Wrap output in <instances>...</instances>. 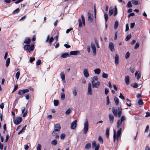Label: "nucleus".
I'll return each instance as SVG.
<instances>
[{
	"label": "nucleus",
	"mask_w": 150,
	"mask_h": 150,
	"mask_svg": "<svg viewBox=\"0 0 150 150\" xmlns=\"http://www.w3.org/2000/svg\"><path fill=\"white\" fill-rule=\"evenodd\" d=\"M97 76H95L92 78V85L93 88H98L100 85V82L98 81Z\"/></svg>",
	"instance_id": "f257e3e1"
},
{
	"label": "nucleus",
	"mask_w": 150,
	"mask_h": 150,
	"mask_svg": "<svg viewBox=\"0 0 150 150\" xmlns=\"http://www.w3.org/2000/svg\"><path fill=\"white\" fill-rule=\"evenodd\" d=\"M34 45L33 44H32L31 46L29 45H26L24 46V49L28 50L29 52L31 51H32L34 50Z\"/></svg>",
	"instance_id": "f03ea898"
},
{
	"label": "nucleus",
	"mask_w": 150,
	"mask_h": 150,
	"mask_svg": "<svg viewBox=\"0 0 150 150\" xmlns=\"http://www.w3.org/2000/svg\"><path fill=\"white\" fill-rule=\"evenodd\" d=\"M88 121L86 120L84 123L83 133L84 134H86L88 132Z\"/></svg>",
	"instance_id": "7ed1b4c3"
},
{
	"label": "nucleus",
	"mask_w": 150,
	"mask_h": 150,
	"mask_svg": "<svg viewBox=\"0 0 150 150\" xmlns=\"http://www.w3.org/2000/svg\"><path fill=\"white\" fill-rule=\"evenodd\" d=\"M29 90L28 89L21 90L18 91V94L21 96V97H22L23 96V95L25 93L29 92Z\"/></svg>",
	"instance_id": "20e7f679"
},
{
	"label": "nucleus",
	"mask_w": 150,
	"mask_h": 150,
	"mask_svg": "<svg viewBox=\"0 0 150 150\" xmlns=\"http://www.w3.org/2000/svg\"><path fill=\"white\" fill-rule=\"evenodd\" d=\"M91 46L92 50L93 53L94 55L96 54V49L95 44L93 42L91 43Z\"/></svg>",
	"instance_id": "39448f33"
},
{
	"label": "nucleus",
	"mask_w": 150,
	"mask_h": 150,
	"mask_svg": "<svg viewBox=\"0 0 150 150\" xmlns=\"http://www.w3.org/2000/svg\"><path fill=\"white\" fill-rule=\"evenodd\" d=\"M87 94L88 95H92L91 87V83H88V85Z\"/></svg>",
	"instance_id": "423d86ee"
},
{
	"label": "nucleus",
	"mask_w": 150,
	"mask_h": 150,
	"mask_svg": "<svg viewBox=\"0 0 150 150\" xmlns=\"http://www.w3.org/2000/svg\"><path fill=\"white\" fill-rule=\"evenodd\" d=\"M22 121V118L21 117L17 118L16 120L14 121V123L16 125L20 124Z\"/></svg>",
	"instance_id": "0eeeda50"
},
{
	"label": "nucleus",
	"mask_w": 150,
	"mask_h": 150,
	"mask_svg": "<svg viewBox=\"0 0 150 150\" xmlns=\"http://www.w3.org/2000/svg\"><path fill=\"white\" fill-rule=\"evenodd\" d=\"M114 44L112 42H110L109 45V48L112 52H113L115 51L114 49Z\"/></svg>",
	"instance_id": "6e6552de"
},
{
	"label": "nucleus",
	"mask_w": 150,
	"mask_h": 150,
	"mask_svg": "<svg viewBox=\"0 0 150 150\" xmlns=\"http://www.w3.org/2000/svg\"><path fill=\"white\" fill-rule=\"evenodd\" d=\"M77 120H75L72 122L71 125V128L72 129H74L76 127Z\"/></svg>",
	"instance_id": "1a4fd4ad"
},
{
	"label": "nucleus",
	"mask_w": 150,
	"mask_h": 150,
	"mask_svg": "<svg viewBox=\"0 0 150 150\" xmlns=\"http://www.w3.org/2000/svg\"><path fill=\"white\" fill-rule=\"evenodd\" d=\"M88 21L91 23L93 21V16L89 12L88 13Z\"/></svg>",
	"instance_id": "9d476101"
},
{
	"label": "nucleus",
	"mask_w": 150,
	"mask_h": 150,
	"mask_svg": "<svg viewBox=\"0 0 150 150\" xmlns=\"http://www.w3.org/2000/svg\"><path fill=\"white\" fill-rule=\"evenodd\" d=\"M109 122L110 124L113 123L114 121V116L113 115L110 114L109 115Z\"/></svg>",
	"instance_id": "9b49d317"
},
{
	"label": "nucleus",
	"mask_w": 150,
	"mask_h": 150,
	"mask_svg": "<svg viewBox=\"0 0 150 150\" xmlns=\"http://www.w3.org/2000/svg\"><path fill=\"white\" fill-rule=\"evenodd\" d=\"M61 129V127L60 125L59 124H54V129H56V130H58L59 132V131Z\"/></svg>",
	"instance_id": "f8f14e48"
},
{
	"label": "nucleus",
	"mask_w": 150,
	"mask_h": 150,
	"mask_svg": "<svg viewBox=\"0 0 150 150\" xmlns=\"http://www.w3.org/2000/svg\"><path fill=\"white\" fill-rule=\"evenodd\" d=\"M79 50L72 51L70 52L69 54L73 55H77L79 54Z\"/></svg>",
	"instance_id": "ddd939ff"
},
{
	"label": "nucleus",
	"mask_w": 150,
	"mask_h": 150,
	"mask_svg": "<svg viewBox=\"0 0 150 150\" xmlns=\"http://www.w3.org/2000/svg\"><path fill=\"white\" fill-rule=\"evenodd\" d=\"M70 57L69 54L68 53H65L62 54L60 57L62 58H66L67 57Z\"/></svg>",
	"instance_id": "4468645a"
},
{
	"label": "nucleus",
	"mask_w": 150,
	"mask_h": 150,
	"mask_svg": "<svg viewBox=\"0 0 150 150\" xmlns=\"http://www.w3.org/2000/svg\"><path fill=\"white\" fill-rule=\"evenodd\" d=\"M83 73L84 76L86 77L87 78L89 76V74L88 71L87 69H84L83 70Z\"/></svg>",
	"instance_id": "2eb2a0df"
},
{
	"label": "nucleus",
	"mask_w": 150,
	"mask_h": 150,
	"mask_svg": "<svg viewBox=\"0 0 150 150\" xmlns=\"http://www.w3.org/2000/svg\"><path fill=\"white\" fill-rule=\"evenodd\" d=\"M125 81L127 85H128L129 83V76H127L125 77Z\"/></svg>",
	"instance_id": "dca6fc26"
},
{
	"label": "nucleus",
	"mask_w": 150,
	"mask_h": 150,
	"mask_svg": "<svg viewBox=\"0 0 150 150\" xmlns=\"http://www.w3.org/2000/svg\"><path fill=\"white\" fill-rule=\"evenodd\" d=\"M122 109L120 108H117V115L119 117H120L121 114Z\"/></svg>",
	"instance_id": "f3484780"
},
{
	"label": "nucleus",
	"mask_w": 150,
	"mask_h": 150,
	"mask_svg": "<svg viewBox=\"0 0 150 150\" xmlns=\"http://www.w3.org/2000/svg\"><path fill=\"white\" fill-rule=\"evenodd\" d=\"M119 137H117L116 136V131L115 130H114V134H113V139H114V142H115L116 139L117 140V141Z\"/></svg>",
	"instance_id": "a211bd4d"
},
{
	"label": "nucleus",
	"mask_w": 150,
	"mask_h": 150,
	"mask_svg": "<svg viewBox=\"0 0 150 150\" xmlns=\"http://www.w3.org/2000/svg\"><path fill=\"white\" fill-rule=\"evenodd\" d=\"M112 110L113 113L115 117H117V110L116 109H115L114 108H112Z\"/></svg>",
	"instance_id": "6ab92c4d"
},
{
	"label": "nucleus",
	"mask_w": 150,
	"mask_h": 150,
	"mask_svg": "<svg viewBox=\"0 0 150 150\" xmlns=\"http://www.w3.org/2000/svg\"><path fill=\"white\" fill-rule=\"evenodd\" d=\"M59 132L58 130H56V129H54L53 132L52 133V135L53 136H55L57 134L59 133Z\"/></svg>",
	"instance_id": "aec40b11"
},
{
	"label": "nucleus",
	"mask_w": 150,
	"mask_h": 150,
	"mask_svg": "<svg viewBox=\"0 0 150 150\" xmlns=\"http://www.w3.org/2000/svg\"><path fill=\"white\" fill-rule=\"evenodd\" d=\"M115 64L116 65H117L119 63V56L117 54H116L115 55Z\"/></svg>",
	"instance_id": "412c9836"
},
{
	"label": "nucleus",
	"mask_w": 150,
	"mask_h": 150,
	"mask_svg": "<svg viewBox=\"0 0 150 150\" xmlns=\"http://www.w3.org/2000/svg\"><path fill=\"white\" fill-rule=\"evenodd\" d=\"M24 43L27 44H29L30 42V39L29 38H25L24 42Z\"/></svg>",
	"instance_id": "4be33fe9"
},
{
	"label": "nucleus",
	"mask_w": 150,
	"mask_h": 150,
	"mask_svg": "<svg viewBox=\"0 0 150 150\" xmlns=\"http://www.w3.org/2000/svg\"><path fill=\"white\" fill-rule=\"evenodd\" d=\"M77 90L76 87H74L72 91V93L73 95L76 96L77 95Z\"/></svg>",
	"instance_id": "5701e85b"
},
{
	"label": "nucleus",
	"mask_w": 150,
	"mask_h": 150,
	"mask_svg": "<svg viewBox=\"0 0 150 150\" xmlns=\"http://www.w3.org/2000/svg\"><path fill=\"white\" fill-rule=\"evenodd\" d=\"M94 71L95 74H98L100 72V70L99 68L96 69H94Z\"/></svg>",
	"instance_id": "b1692460"
},
{
	"label": "nucleus",
	"mask_w": 150,
	"mask_h": 150,
	"mask_svg": "<svg viewBox=\"0 0 150 150\" xmlns=\"http://www.w3.org/2000/svg\"><path fill=\"white\" fill-rule=\"evenodd\" d=\"M119 24V21L116 20L115 21L114 26V28L115 29H116L117 28Z\"/></svg>",
	"instance_id": "393cba45"
},
{
	"label": "nucleus",
	"mask_w": 150,
	"mask_h": 150,
	"mask_svg": "<svg viewBox=\"0 0 150 150\" xmlns=\"http://www.w3.org/2000/svg\"><path fill=\"white\" fill-rule=\"evenodd\" d=\"M122 123H121V122H120V121L119 120H118L117 121V127L118 128V129H120V126H121L122 125Z\"/></svg>",
	"instance_id": "a878e982"
},
{
	"label": "nucleus",
	"mask_w": 150,
	"mask_h": 150,
	"mask_svg": "<svg viewBox=\"0 0 150 150\" xmlns=\"http://www.w3.org/2000/svg\"><path fill=\"white\" fill-rule=\"evenodd\" d=\"M51 143L52 145L55 146L57 144V141L55 139H54L51 142Z\"/></svg>",
	"instance_id": "bb28decb"
},
{
	"label": "nucleus",
	"mask_w": 150,
	"mask_h": 150,
	"mask_svg": "<svg viewBox=\"0 0 150 150\" xmlns=\"http://www.w3.org/2000/svg\"><path fill=\"white\" fill-rule=\"evenodd\" d=\"M60 77L62 80L63 81H65V75L63 73L61 72L60 73Z\"/></svg>",
	"instance_id": "cd10ccee"
},
{
	"label": "nucleus",
	"mask_w": 150,
	"mask_h": 150,
	"mask_svg": "<svg viewBox=\"0 0 150 150\" xmlns=\"http://www.w3.org/2000/svg\"><path fill=\"white\" fill-rule=\"evenodd\" d=\"M10 63V59L9 58H8L6 61V66L7 67L9 65V64Z\"/></svg>",
	"instance_id": "c85d7f7f"
},
{
	"label": "nucleus",
	"mask_w": 150,
	"mask_h": 150,
	"mask_svg": "<svg viewBox=\"0 0 150 150\" xmlns=\"http://www.w3.org/2000/svg\"><path fill=\"white\" fill-rule=\"evenodd\" d=\"M91 147V144L90 143H88L86 144L85 146V148L86 149H89Z\"/></svg>",
	"instance_id": "c756f323"
},
{
	"label": "nucleus",
	"mask_w": 150,
	"mask_h": 150,
	"mask_svg": "<svg viewBox=\"0 0 150 150\" xmlns=\"http://www.w3.org/2000/svg\"><path fill=\"white\" fill-rule=\"evenodd\" d=\"M114 101L116 105H118L119 104V100L117 97H115L114 99Z\"/></svg>",
	"instance_id": "7c9ffc66"
},
{
	"label": "nucleus",
	"mask_w": 150,
	"mask_h": 150,
	"mask_svg": "<svg viewBox=\"0 0 150 150\" xmlns=\"http://www.w3.org/2000/svg\"><path fill=\"white\" fill-rule=\"evenodd\" d=\"M131 86L134 88H137L138 87V85L137 83H132Z\"/></svg>",
	"instance_id": "2f4dec72"
},
{
	"label": "nucleus",
	"mask_w": 150,
	"mask_h": 150,
	"mask_svg": "<svg viewBox=\"0 0 150 150\" xmlns=\"http://www.w3.org/2000/svg\"><path fill=\"white\" fill-rule=\"evenodd\" d=\"M109 129L108 128H107L106 130V135L107 138L109 137Z\"/></svg>",
	"instance_id": "473e14b6"
},
{
	"label": "nucleus",
	"mask_w": 150,
	"mask_h": 150,
	"mask_svg": "<svg viewBox=\"0 0 150 150\" xmlns=\"http://www.w3.org/2000/svg\"><path fill=\"white\" fill-rule=\"evenodd\" d=\"M54 105L55 106H57L59 104V101L57 100H54Z\"/></svg>",
	"instance_id": "72a5a7b5"
},
{
	"label": "nucleus",
	"mask_w": 150,
	"mask_h": 150,
	"mask_svg": "<svg viewBox=\"0 0 150 150\" xmlns=\"http://www.w3.org/2000/svg\"><path fill=\"white\" fill-rule=\"evenodd\" d=\"M65 95L64 93H62L61 94V98L62 100H64L65 99Z\"/></svg>",
	"instance_id": "f704fd0d"
},
{
	"label": "nucleus",
	"mask_w": 150,
	"mask_h": 150,
	"mask_svg": "<svg viewBox=\"0 0 150 150\" xmlns=\"http://www.w3.org/2000/svg\"><path fill=\"white\" fill-rule=\"evenodd\" d=\"M111 8H110L109 10V15L110 16L112 15L113 11V9Z\"/></svg>",
	"instance_id": "c9c22d12"
},
{
	"label": "nucleus",
	"mask_w": 150,
	"mask_h": 150,
	"mask_svg": "<svg viewBox=\"0 0 150 150\" xmlns=\"http://www.w3.org/2000/svg\"><path fill=\"white\" fill-rule=\"evenodd\" d=\"M127 6L128 8H131L132 7V5L130 1H128L127 5Z\"/></svg>",
	"instance_id": "e433bc0d"
},
{
	"label": "nucleus",
	"mask_w": 150,
	"mask_h": 150,
	"mask_svg": "<svg viewBox=\"0 0 150 150\" xmlns=\"http://www.w3.org/2000/svg\"><path fill=\"white\" fill-rule=\"evenodd\" d=\"M139 42H137L135 45V46L134 47V49H137L139 47Z\"/></svg>",
	"instance_id": "4c0bfd02"
},
{
	"label": "nucleus",
	"mask_w": 150,
	"mask_h": 150,
	"mask_svg": "<svg viewBox=\"0 0 150 150\" xmlns=\"http://www.w3.org/2000/svg\"><path fill=\"white\" fill-rule=\"evenodd\" d=\"M126 120V118L125 116H122L121 117L120 122L122 123V122Z\"/></svg>",
	"instance_id": "58836bf2"
},
{
	"label": "nucleus",
	"mask_w": 150,
	"mask_h": 150,
	"mask_svg": "<svg viewBox=\"0 0 150 150\" xmlns=\"http://www.w3.org/2000/svg\"><path fill=\"white\" fill-rule=\"evenodd\" d=\"M71 110L69 108L65 112V113L66 115H68L71 113Z\"/></svg>",
	"instance_id": "ea45409f"
},
{
	"label": "nucleus",
	"mask_w": 150,
	"mask_h": 150,
	"mask_svg": "<svg viewBox=\"0 0 150 150\" xmlns=\"http://www.w3.org/2000/svg\"><path fill=\"white\" fill-rule=\"evenodd\" d=\"M20 11V9L19 8H17L16 9L14 10L13 12V13L14 14H15L16 13H18Z\"/></svg>",
	"instance_id": "a19ab883"
},
{
	"label": "nucleus",
	"mask_w": 150,
	"mask_h": 150,
	"mask_svg": "<svg viewBox=\"0 0 150 150\" xmlns=\"http://www.w3.org/2000/svg\"><path fill=\"white\" fill-rule=\"evenodd\" d=\"M138 103L139 105H143V103L142 100V99H140L138 101Z\"/></svg>",
	"instance_id": "79ce46f5"
},
{
	"label": "nucleus",
	"mask_w": 150,
	"mask_h": 150,
	"mask_svg": "<svg viewBox=\"0 0 150 150\" xmlns=\"http://www.w3.org/2000/svg\"><path fill=\"white\" fill-rule=\"evenodd\" d=\"M102 76L103 78L107 79L108 78V75L107 74L103 73L102 74Z\"/></svg>",
	"instance_id": "37998d69"
},
{
	"label": "nucleus",
	"mask_w": 150,
	"mask_h": 150,
	"mask_svg": "<svg viewBox=\"0 0 150 150\" xmlns=\"http://www.w3.org/2000/svg\"><path fill=\"white\" fill-rule=\"evenodd\" d=\"M20 75V72L19 71L17 72L16 74V79H17V80H18L19 79Z\"/></svg>",
	"instance_id": "c03bdc74"
},
{
	"label": "nucleus",
	"mask_w": 150,
	"mask_h": 150,
	"mask_svg": "<svg viewBox=\"0 0 150 150\" xmlns=\"http://www.w3.org/2000/svg\"><path fill=\"white\" fill-rule=\"evenodd\" d=\"M117 13V7L116 6H115V11L114 13V16H115Z\"/></svg>",
	"instance_id": "a18cd8bd"
},
{
	"label": "nucleus",
	"mask_w": 150,
	"mask_h": 150,
	"mask_svg": "<svg viewBox=\"0 0 150 150\" xmlns=\"http://www.w3.org/2000/svg\"><path fill=\"white\" fill-rule=\"evenodd\" d=\"M81 18L82 20V22L83 24L84 25H85V19L83 15H81Z\"/></svg>",
	"instance_id": "49530a36"
},
{
	"label": "nucleus",
	"mask_w": 150,
	"mask_h": 150,
	"mask_svg": "<svg viewBox=\"0 0 150 150\" xmlns=\"http://www.w3.org/2000/svg\"><path fill=\"white\" fill-rule=\"evenodd\" d=\"M126 100L127 102H129V104L128 103H126L127 105L128 106H130L131 105V101L128 99V98L126 99Z\"/></svg>",
	"instance_id": "de8ad7c7"
},
{
	"label": "nucleus",
	"mask_w": 150,
	"mask_h": 150,
	"mask_svg": "<svg viewBox=\"0 0 150 150\" xmlns=\"http://www.w3.org/2000/svg\"><path fill=\"white\" fill-rule=\"evenodd\" d=\"M97 145L96 143L95 142H93L92 144V147L93 148Z\"/></svg>",
	"instance_id": "09e8293b"
},
{
	"label": "nucleus",
	"mask_w": 150,
	"mask_h": 150,
	"mask_svg": "<svg viewBox=\"0 0 150 150\" xmlns=\"http://www.w3.org/2000/svg\"><path fill=\"white\" fill-rule=\"evenodd\" d=\"M132 3L134 5H136L139 4L138 2L134 0H132Z\"/></svg>",
	"instance_id": "8fccbe9b"
},
{
	"label": "nucleus",
	"mask_w": 150,
	"mask_h": 150,
	"mask_svg": "<svg viewBox=\"0 0 150 150\" xmlns=\"http://www.w3.org/2000/svg\"><path fill=\"white\" fill-rule=\"evenodd\" d=\"M104 18L105 21H107L108 19V14L107 13H104Z\"/></svg>",
	"instance_id": "3c124183"
},
{
	"label": "nucleus",
	"mask_w": 150,
	"mask_h": 150,
	"mask_svg": "<svg viewBox=\"0 0 150 150\" xmlns=\"http://www.w3.org/2000/svg\"><path fill=\"white\" fill-rule=\"evenodd\" d=\"M98 140L99 142H101V143H103V140L102 138L100 136H99L98 137Z\"/></svg>",
	"instance_id": "603ef678"
},
{
	"label": "nucleus",
	"mask_w": 150,
	"mask_h": 150,
	"mask_svg": "<svg viewBox=\"0 0 150 150\" xmlns=\"http://www.w3.org/2000/svg\"><path fill=\"white\" fill-rule=\"evenodd\" d=\"M131 35H128L126 38L125 40L126 41L128 40L131 38Z\"/></svg>",
	"instance_id": "864d4df0"
},
{
	"label": "nucleus",
	"mask_w": 150,
	"mask_h": 150,
	"mask_svg": "<svg viewBox=\"0 0 150 150\" xmlns=\"http://www.w3.org/2000/svg\"><path fill=\"white\" fill-rule=\"evenodd\" d=\"M79 21V27H81L82 26V23L81 22V21L80 19H79L78 20Z\"/></svg>",
	"instance_id": "5fc2aeb1"
},
{
	"label": "nucleus",
	"mask_w": 150,
	"mask_h": 150,
	"mask_svg": "<svg viewBox=\"0 0 150 150\" xmlns=\"http://www.w3.org/2000/svg\"><path fill=\"white\" fill-rule=\"evenodd\" d=\"M129 55H130L129 53L128 52H127L125 55V58L126 59L128 58L129 57Z\"/></svg>",
	"instance_id": "6e6d98bb"
},
{
	"label": "nucleus",
	"mask_w": 150,
	"mask_h": 150,
	"mask_svg": "<svg viewBox=\"0 0 150 150\" xmlns=\"http://www.w3.org/2000/svg\"><path fill=\"white\" fill-rule=\"evenodd\" d=\"M149 129V125H147L145 129V130L144 132H148Z\"/></svg>",
	"instance_id": "4d7b16f0"
},
{
	"label": "nucleus",
	"mask_w": 150,
	"mask_h": 150,
	"mask_svg": "<svg viewBox=\"0 0 150 150\" xmlns=\"http://www.w3.org/2000/svg\"><path fill=\"white\" fill-rule=\"evenodd\" d=\"M106 99H107V103L106 104H107V105H108L109 104V103H110L109 98V97L108 96H107Z\"/></svg>",
	"instance_id": "13d9d810"
},
{
	"label": "nucleus",
	"mask_w": 150,
	"mask_h": 150,
	"mask_svg": "<svg viewBox=\"0 0 150 150\" xmlns=\"http://www.w3.org/2000/svg\"><path fill=\"white\" fill-rule=\"evenodd\" d=\"M65 136V134L64 133H63L61 135L60 138L61 139H63L64 138Z\"/></svg>",
	"instance_id": "bf43d9fd"
},
{
	"label": "nucleus",
	"mask_w": 150,
	"mask_h": 150,
	"mask_svg": "<svg viewBox=\"0 0 150 150\" xmlns=\"http://www.w3.org/2000/svg\"><path fill=\"white\" fill-rule=\"evenodd\" d=\"M121 131H122V128H120V129H119V130L117 131V134H118L120 135L121 134Z\"/></svg>",
	"instance_id": "052dcab7"
},
{
	"label": "nucleus",
	"mask_w": 150,
	"mask_h": 150,
	"mask_svg": "<svg viewBox=\"0 0 150 150\" xmlns=\"http://www.w3.org/2000/svg\"><path fill=\"white\" fill-rule=\"evenodd\" d=\"M18 88V85H15V86H14V88L13 89V91L12 92V93L15 91Z\"/></svg>",
	"instance_id": "680f3d73"
},
{
	"label": "nucleus",
	"mask_w": 150,
	"mask_h": 150,
	"mask_svg": "<svg viewBox=\"0 0 150 150\" xmlns=\"http://www.w3.org/2000/svg\"><path fill=\"white\" fill-rule=\"evenodd\" d=\"M41 145L40 144H38L37 147V150H41Z\"/></svg>",
	"instance_id": "e2e57ef3"
},
{
	"label": "nucleus",
	"mask_w": 150,
	"mask_h": 150,
	"mask_svg": "<svg viewBox=\"0 0 150 150\" xmlns=\"http://www.w3.org/2000/svg\"><path fill=\"white\" fill-rule=\"evenodd\" d=\"M35 57H30L29 61L31 63H32L33 61L35 60Z\"/></svg>",
	"instance_id": "0e129e2a"
},
{
	"label": "nucleus",
	"mask_w": 150,
	"mask_h": 150,
	"mask_svg": "<svg viewBox=\"0 0 150 150\" xmlns=\"http://www.w3.org/2000/svg\"><path fill=\"white\" fill-rule=\"evenodd\" d=\"M109 92V90L108 88H105V95H107Z\"/></svg>",
	"instance_id": "69168bd1"
},
{
	"label": "nucleus",
	"mask_w": 150,
	"mask_h": 150,
	"mask_svg": "<svg viewBox=\"0 0 150 150\" xmlns=\"http://www.w3.org/2000/svg\"><path fill=\"white\" fill-rule=\"evenodd\" d=\"M119 97L120 98L122 99V100H124L125 99L124 97L122 95L121 93H120Z\"/></svg>",
	"instance_id": "338daca9"
},
{
	"label": "nucleus",
	"mask_w": 150,
	"mask_h": 150,
	"mask_svg": "<svg viewBox=\"0 0 150 150\" xmlns=\"http://www.w3.org/2000/svg\"><path fill=\"white\" fill-rule=\"evenodd\" d=\"M72 30L73 28H71L69 29H67L66 31V33L67 34L70 31Z\"/></svg>",
	"instance_id": "774afa93"
}]
</instances>
